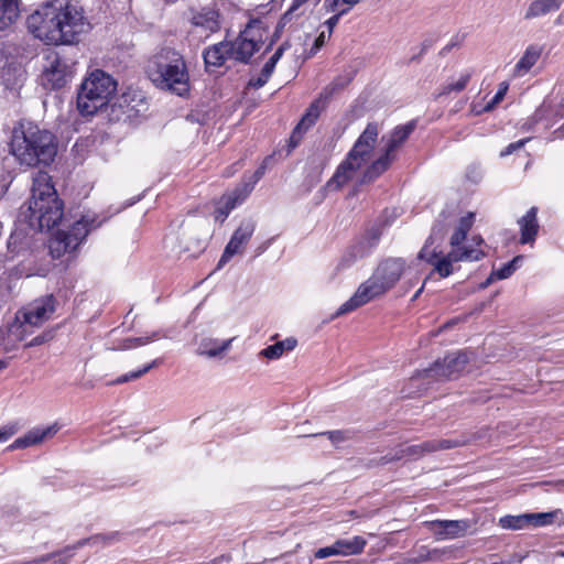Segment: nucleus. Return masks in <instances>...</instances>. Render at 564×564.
Masks as SVG:
<instances>
[{
	"instance_id": "5",
	"label": "nucleus",
	"mask_w": 564,
	"mask_h": 564,
	"mask_svg": "<svg viewBox=\"0 0 564 564\" xmlns=\"http://www.w3.org/2000/svg\"><path fill=\"white\" fill-rule=\"evenodd\" d=\"M380 126L377 122H369L348 152L346 159L339 164L333 177L327 182L329 189H339L349 181L358 177L365 171L361 169L370 161L377 144ZM361 183V180H359Z\"/></svg>"
},
{
	"instance_id": "62",
	"label": "nucleus",
	"mask_w": 564,
	"mask_h": 564,
	"mask_svg": "<svg viewBox=\"0 0 564 564\" xmlns=\"http://www.w3.org/2000/svg\"><path fill=\"white\" fill-rule=\"evenodd\" d=\"M264 249H265V247H260V248L258 249V253H257V254H260Z\"/></svg>"
},
{
	"instance_id": "4",
	"label": "nucleus",
	"mask_w": 564,
	"mask_h": 564,
	"mask_svg": "<svg viewBox=\"0 0 564 564\" xmlns=\"http://www.w3.org/2000/svg\"><path fill=\"white\" fill-rule=\"evenodd\" d=\"M150 80L160 89L177 96L189 91V74L185 59L173 48H162L153 55L147 66Z\"/></svg>"
},
{
	"instance_id": "22",
	"label": "nucleus",
	"mask_w": 564,
	"mask_h": 564,
	"mask_svg": "<svg viewBox=\"0 0 564 564\" xmlns=\"http://www.w3.org/2000/svg\"><path fill=\"white\" fill-rule=\"evenodd\" d=\"M375 241L371 242L369 239H361L351 246H349L343 253L339 262V269H347L356 263L358 260L366 257L370 249L373 247Z\"/></svg>"
},
{
	"instance_id": "15",
	"label": "nucleus",
	"mask_w": 564,
	"mask_h": 564,
	"mask_svg": "<svg viewBox=\"0 0 564 564\" xmlns=\"http://www.w3.org/2000/svg\"><path fill=\"white\" fill-rule=\"evenodd\" d=\"M470 360V354L467 351H457L447 355L442 361H436L429 370V376L433 378L454 379L462 373Z\"/></svg>"
},
{
	"instance_id": "35",
	"label": "nucleus",
	"mask_w": 564,
	"mask_h": 564,
	"mask_svg": "<svg viewBox=\"0 0 564 564\" xmlns=\"http://www.w3.org/2000/svg\"><path fill=\"white\" fill-rule=\"evenodd\" d=\"M469 79V73L462 74L457 80L443 85L438 93V97L449 95L453 91L459 93L464 90Z\"/></svg>"
},
{
	"instance_id": "54",
	"label": "nucleus",
	"mask_w": 564,
	"mask_h": 564,
	"mask_svg": "<svg viewBox=\"0 0 564 564\" xmlns=\"http://www.w3.org/2000/svg\"><path fill=\"white\" fill-rule=\"evenodd\" d=\"M69 556L66 555H57L51 564H67Z\"/></svg>"
},
{
	"instance_id": "57",
	"label": "nucleus",
	"mask_w": 564,
	"mask_h": 564,
	"mask_svg": "<svg viewBox=\"0 0 564 564\" xmlns=\"http://www.w3.org/2000/svg\"><path fill=\"white\" fill-rule=\"evenodd\" d=\"M307 1L308 0H293V3L288 13L295 11L297 8H300L302 4L306 3Z\"/></svg>"
},
{
	"instance_id": "1",
	"label": "nucleus",
	"mask_w": 564,
	"mask_h": 564,
	"mask_svg": "<svg viewBox=\"0 0 564 564\" xmlns=\"http://www.w3.org/2000/svg\"><path fill=\"white\" fill-rule=\"evenodd\" d=\"M25 26L35 40L48 46L77 45L93 29L85 8L77 0L40 3L26 17Z\"/></svg>"
},
{
	"instance_id": "34",
	"label": "nucleus",
	"mask_w": 564,
	"mask_h": 564,
	"mask_svg": "<svg viewBox=\"0 0 564 564\" xmlns=\"http://www.w3.org/2000/svg\"><path fill=\"white\" fill-rule=\"evenodd\" d=\"M300 436L303 437H317V436H327V438L332 442L334 446H338L340 443L346 442L350 438L349 431L336 430V431H327L322 433H302Z\"/></svg>"
},
{
	"instance_id": "50",
	"label": "nucleus",
	"mask_w": 564,
	"mask_h": 564,
	"mask_svg": "<svg viewBox=\"0 0 564 564\" xmlns=\"http://www.w3.org/2000/svg\"><path fill=\"white\" fill-rule=\"evenodd\" d=\"M270 76H271V74H265L264 70L262 69L260 76L258 78H256V79H251L249 82V85L254 87V88H260V87H262L263 85L267 84V82L270 78Z\"/></svg>"
},
{
	"instance_id": "45",
	"label": "nucleus",
	"mask_w": 564,
	"mask_h": 564,
	"mask_svg": "<svg viewBox=\"0 0 564 564\" xmlns=\"http://www.w3.org/2000/svg\"><path fill=\"white\" fill-rule=\"evenodd\" d=\"M282 54H283V46H280L275 51V53L269 58V61L264 64L262 69L264 70L265 74H272L273 73L275 64L281 58Z\"/></svg>"
},
{
	"instance_id": "52",
	"label": "nucleus",
	"mask_w": 564,
	"mask_h": 564,
	"mask_svg": "<svg viewBox=\"0 0 564 564\" xmlns=\"http://www.w3.org/2000/svg\"><path fill=\"white\" fill-rule=\"evenodd\" d=\"M326 41V34L325 32H322L315 40L314 45L311 50V54H315L324 44Z\"/></svg>"
},
{
	"instance_id": "2",
	"label": "nucleus",
	"mask_w": 564,
	"mask_h": 564,
	"mask_svg": "<svg viewBox=\"0 0 564 564\" xmlns=\"http://www.w3.org/2000/svg\"><path fill=\"white\" fill-rule=\"evenodd\" d=\"M10 152L23 165H50L57 153L55 135L37 124L22 120L12 130Z\"/></svg>"
},
{
	"instance_id": "27",
	"label": "nucleus",
	"mask_w": 564,
	"mask_h": 564,
	"mask_svg": "<svg viewBox=\"0 0 564 564\" xmlns=\"http://www.w3.org/2000/svg\"><path fill=\"white\" fill-rule=\"evenodd\" d=\"M536 207H531L528 213L519 220L521 229V243H528L534 240L538 232Z\"/></svg>"
},
{
	"instance_id": "10",
	"label": "nucleus",
	"mask_w": 564,
	"mask_h": 564,
	"mask_svg": "<svg viewBox=\"0 0 564 564\" xmlns=\"http://www.w3.org/2000/svg\"><path fill=\"white\" fill-rule=\"evenodd\" d=\"M101 225L95 215L87 214L77 220L69 231L58 230L50 240V252L53 258H59L64 253L75 250L85 239L89 230Z\"/></svg>"
},
{
	"instance_id": "19",
	"label": "nucleus",
	"mask_w": 564,
	"mask_h": 564,
	"mask_svg": "<svg viewBox=\"0 0 564 564\" xmlns=\"http://www.w3.org/2000/svg\"><path fill=\"white\" fill-rule=\"evenodd\" d=\"M72 66L66 59L55 56L43 75L45 85H50L52 89L61 88L66 85L72 77Z\"/></svg>"
},
{
	"instance_id": "25",
	"label": "nucleus",
	"mask_w": 564,
	"mask_h": 564,
	"mask_svg": "<svg viewBox=\"0 0 564 564\" xmlns=\"http://www.w3.org/2000/svg\"><path fill=\"white\" fill-rule=\"evenodd\" d=\"M542 53V48L536 45H530L524 51L514 66L513 75L516 77H522L525 75L539 61Z\"/></svg>"
},
{
	"instance_id": "13",
	"label": "nucleus",
	"mask_w": 564,
	"mask_h": 564,
	"mask_svg": "<svg viewBox=\"0 0 564 564\" xmlns=\"http://www.w3.org/2000/svg\"><path fill=\"white\" fill-rule=\"evenodd\" d=\"M465 444V441L457 440H430L425 441L421 444L411 445L405 448L400 449L393 456H384L383 463H389L395 459H401L403 457L417 458L429 453H434L437 451H445L462 446Z\"/></svg>"
},
{
	"instance_id": "7",
	"label": "nucleus",
	"mask_w": 564,
	"mask_h": 564,
	"mask_svg": "<svg viewBox=\"0 0 564 564\" xmlns=\"http://www.w3.org/2000/svg\"><path fill=\"white\" fill-rule=\"evenodd\" d=\"M117 90V82L101 69H94L83 80L77 94V108L93 116L107 106Z\"/></svg>"
},
{
	"instance_id": "42",
	"label": "nucleus",
	"mask_w": 564,
	"mask_h": 564,
	"mask_svg": "<svg viewBox=\"0 0 564 564\" xmlns=\"http://www.w3.org/2000/svg\"><path fill=\"white\" fill-rule=\"evenodd\" d=\"M508 84L506 82H502L500 85H499V89L498 91L496 93V95L494 96V98L491 99L490 102H488V105L485 107V110L486 111H489L491 110L496 105H498L505 97V95L507 94L508 91Z\"/></svg>"
},
{
	"instance_id": "47",
	"label": "nucleus",
	"mask_w": 564,
	"mask_h": 564,
	"mask_svg": "<svg viewBox=\"0 0 564 564\" xmlns=\"http://www.w3.org/2000/svg\"><path fill=\"white\" fill-rule=\"evenodd\" d=\"M348 11V9H343L338 13L334 14L329 19L325 21V25L327 26L328 35L327 37H330L334 28L338 24L339 19L343 14H345Z\"/></svg>"
},
{
	"instance_id": "24",
	"label": "nucleus",
	"mask_w": 564,
	"mask_h": 564,
	"mask_svg": "<svg viewBox=\"0 0 564 564\" xmlns=\"http://www.w3.org/2000/svg\"><path fill=\"white\" fill-rule=\"evenodd\" d=\"M24 315L18 311L13 323L9 326V338L14 343L26 340L34 333V329L39 328L31 323H26V321L24 322Z\"/></svg>"
},
{
	"instance_id": "12",
	"label": "nucleus",
	"mask_w": 564,
	"mask_h": 564,
	"mask_svg": "<svg viewBox=\"0 0 564 564\" xmlns=\"http://www.w3.org/2000/svg\"><path fill=\"white\" fill-rule=\"evenodd\" d=\"M264 172L265 165L262 164L251 175L248 182H245L241 185L237 186L231 192L224 194L217 202L215 209V219L223 223L228 217L230 212L249 196V194L253 191L254 185L264 175Z\"/></svg>"
},
{
	"instance_id": "20",
	"label": "nucleus",
	"mask_w": 564,
	"mask_h": 564,
	"mask_svg": "<svg viewBox=\"0 0 564 564\" xmlns=\"http://www.w3.org/2000/svg\"><path fill=\"white\" fill-rule=\"evenodd\" d=\"M59 431V425L54 423L44 429H32L24 436L17 438L11 445L8 446V451H14L19 448H26L33 445H37L43 441L53 437Z\"/></svg>"
},
{
	"instance_id": "49",
	"label": "nucleus",
	"mask_w": 564,
	"mask_h": 564,
	"mask_svg": "<svg viewBox=\"0 0 564 564\" xmlns=\"http://www.w3.org/2000/svg\"><path fill=\"white\" fill-rule=\"evenodd\" d=\"M527 141L528 139H522L517 142L510 143L503 151H501L500 156H507L511 154L513 151L521 149Z\"/></svg>"
},
{
	"instance_id": "3",
	"label": "nucleus",
	"mask_w": 564,
	"mask_h": 564,
	"mask_svg": "<svg viewBox=\"0 0 564 564\" xmlns=\"http://www.w3.org/2000/svg\"><path fill=\"white\" fill-rule=\"evenodd\" d=\"M405 261L401 258L383 260L372 274L362 282L352 296L337 310L335 317L347 314L384 295L401 279L405 271Z\"/></svg>"
},
{
	"instance_id": "48",
	"label": "nucleus",
	"mask_w": 564,
	"mask_h": 564,
	"mask_svg": "<svg viewBox=\"0 0 564 564\" xmlns=\"http://www.w3.org/2000/svg\"><path fill=\"white\" fill-rule=\"evenodd\" d=\"M17 432L14 425H6L0 427V443L7 442Z\"/></svg>"
},
{
	"instance_id": "38",
	"label": "nucleus",
	"mask_w": 564,
	"mask_h": 564,
	"mask_svg": "<svg viewBox=\"0 0 564 564\" xmlns=\"http://www.w3.org/2000/svg\"><path fill=\"white\" fill-rule=\"evenodd\" d=\"M156 364H158V360H153L152 362H150L149 365H145L144 367H142L139 370L131 371L129 373H126V375L117 378L112 383L121 384V383H124L128 381L137 380L140 377H142L143 375H145L147 372H149L153 367L156 366Z\"/></svg>"
},
{
	"instance_id": "31",
	"label": "nucleus",
	"mask_w": 564,
	"mask_h": 564,
	"mask_svg": "<svg viewBox=\"0 0 564 564\" xmlns=\"http://www.w3.org/2000/svg\"><path fill=\"white\" fill-rule=\"evenodd\" d=\"M297 345V340L293 337L278 341L260 351V356L268 359H279L284 351L293 350Z\"/></svg>"
},
{
	"instance_id": "44",
	"label": "nucleus",
	"mask_w": 564,
	"mask_h": 564,
	"mask_svg": "<svg viewBox=\"0 0 564 564\" xmlns=\"http://www.w3.org/2000/svg\"><path fill=\"white\" fill-rule=\"evenodd\" d=\"M466 236L464 232H462L460 230H458L457 228L455 229L454 234L452 235L451 237V246H452V249H462L464 250V248L466 247L465 246H462V243L464 242V240L466 239ZM471 243V239L469 240V242L467 243L470 245Z\"/></svg>"
},
{
	"instance_id": "36",
	"label": "nucleus",
	"mask_w": 564,
	"mask_h": 564,
	"mask_svg": "<svg viewBox=\"0 0 564 564\" xmlns=\"http://www.w3.org/2000/svg\"><path fill=\"white\" fill-rule=\"evenodd\" d=\"M499 524L508 530H523L527 529L525 513L518 516H505L500 518Z\"/></svg>"
},
{
	"instance_id": "37",
	"label": "nucleus",
	"mask_w": 564,
	"mask_h": 564,
	"mask_svg": "<svg viewBox=\"0 0 564 564\" xmlns=\"http://www.w3.org/2000/svg\"><path fill=\"white\" fill-rule=\"evenodd\" d=\"M351 80V75L348 74L346 77H337L328 86L324 88V90L321 93V98H324L325 100L329 99L333 94L336 91L344 89L348 83Z\"/></svg>"
},
{
	"instance_id": "41",
	"label": "nucleus",
	"mask_w": 564,
	"mask_h": 564,
	"mask_svg": "<svg viewBox=\"0 0 564 564\" xmlns=\"http://www.w3.org/2000/svg\"><path fill=\"white\" fill-rule=\"evenodd\" d=\"M521 260V257H516L510 262L506 263L502 268L497 271H494L497 280H503L509 278L516 270L517 263Z\"/></svg>"
},
{
	"instance_id": "18",
	"label": "nucleus",
	"mask_w": 564,
	"mask_h": 564,
	"mask_svg": "<svg viewBox=\"0 0 564 564\" xmlns=\"http://www.w3.org/2000/svg\"><path fill=\"white\" fill-rule=\"evenodd\" d=\"M437 540H451L464 536L469 528L466 520H434L424 523Z\"/></svg>"
},
{
	"instance_id": "56",
	"label": "nucleus",
	"mask_w": 564,
	"mask_h": 564,
	"mask_svg": "<svg viewBox=\"0 0 564 564\" xmlns=\"http://www.w3.org/2000/svg\"><path fill=\"white\" fill-rule=\"evenodd\" d=\"M69 556L66 555H57L51 564H67Z\"/></svg>"
},
{
	"instance_id": "9",
	"label": "nucleus",
	"mask_w": 564,
	"mask_h": 564,
	"mask_svg": "<svg viewBox=\"0 0 564 564\" xmlns=\"http://www.w3.org/2000/svg\"><path fill=\"white\" fill-rule=\"evenodd\" d=\"M415 129V122L411 121L395 127L387 139L383 153L365 169L361 184L370 183L386 172L395 159V152L402 147Z\"/></svg>"
},
{
	"instance_id": "40",
	"label": "nucleus",
	"mask_w": 564,
	"mask_h": 564,
	"mask_svg": "<svg viewBox=\"0 0 564 564\" xmlns=\"http://www.w3.org/2000/svg\"><path fill=\"white\" fill-rule=\"evenodd\" d=\"M155 337L156 333H152L151 336L127 338L122 340L120 348L123 350H128L139 346H144L154 340Z\"/></svg>"
},
{
	"instance_id": "26",
	"label": "nucleus",
	"mask_w": 564,
	"mask_h": 564,
	"mask_svg": "<svg viewBox=\"0 0 564 564\" xmlns=\"http://www.w3.org/2000/svg\"><path fill=\"white\" fill-rule=\"evenodd\" d=\"M325 101L326 100L324 98L319 97L317 100L311 104L310 108L306 110L305 115L302 117L301 121L295 127L293 131V137L307 131L316 122L322 112Z\"/></svg>"
},
{
	"instance_id": "60",
	"label": "nucleus",
	"mask_w": 564,
	"mask_h": 564,
	"mask_svg": "<svg viewBox=\"0 0 564 564\" xmlns=\"http://www.w3.org/2000/svg\"><path fill=\"white\" fill-rule=\"evenodd\" d=\"M8 366V362L6 360H0V371L6 369Z\"/></svg>"
},
{
	"instance_id": "53",
	"label": "nucleus",
	"mask_w": 564,
	"mask_h": 564,
	"mask_svg": "<svg viewBox=\"0 0 564 564\" xmlns=\"http://www.w3.org/2000/svg\"><path fill=\"white\" fill-rule=\"evenodd\" d=\"M341 3H343V0H332V1H329V3H327V2H326V3H325V6H326V10H327L328 12H334V11H336V10H337V8L339 7V4H341Z\"/></svg>"
},
{
	"instance_id": "46",
	"label": "nucleus",
	"mask_w": 564,
	"mask_h": 564,
	"mask_svg": "<svg viewBox=\"0 0 564 564\" xmlns=\"http://www.w3.org/2000/svg\"><path fill=\"white\" fill-rule=\"evenodd\" d=\"M475 215L473 213H468L466 216L459 219L457 225V229L467 235L474 224Z\"/></svg>"
},
{
	"instance_id": "51",
	"label": "nucleus",
	"mask_w": 564,
	"mask_h": 564,
	"mask_svg": "<svg viewBox=\"0 0 564 564\" xmlns=\"http://www.w3.org/2000/svg\"><path fill=\"white\" fill-rule=\"evenodd\" d=\"M133 100V98L131 97L130 94H123L120 98H119V107L121 108H127V110H124L123 112L124 113H129V111L133 110L134 109V106H131L130 102Z\"/></svg>"
},
{
	"instance_id": "61",
	"label": "nucleus",
	"mask_w": 564,
	"mask_h": 564,
	"mask_svg": "<svg viewBox=\"0 0 564 564\" xmlns=\"http://www.w3.org/2000/svg\"><path fill=\"white\" fill-rule=\"evenodd\" d=\"M422 290H423V288H421V289H419V290L416 291V293H415V294H414V296H413V300H415V299H417V297H419V295L421 294Z\"/></svg>"
},
{
	"instance_id": "59",
	"label": "nucleus",
	"mask_w": 564,
	"mask_h": 564,
	"mask_svg": "<svg viewBox=\"0 0 564 564\" xmlns=\"http://www.w3.org/2000/svg\"><path fill=\"white\" fill-rule=\"evenodd\" d=\"M360 0H343V3H346L348 6H355L359 2Z\"/></svg>"
},
{
	"instance_id": "16",
	"label": "nucleus",
	"mask_w": 564,
	"mask_h": 564,
	"mask_svg": "<svg viewBox=\"0 0 564 564\" xmlns=\"http://www.w3.org/2000/svg\"><path fill=\"white\" fill-rule=\"evenodd\" d=\"M24 315V322L37 327L47 322L55 312V299L53 295L40 297L19 310Z\"/></svg>"
},
{
	"instance_id": "32",
	"label": "nucleus",
	"mask_w": 564,
	"mask_h": 564,
	"mask_svg": "<svg viewBox=\"0 0 564 564\" xmlns=\"http://www.w3.org/2000/svg\"><path fill=\"white\" fill-rule=\"evenodd\" d=\"M563 111L560 107H555L551 101L545 100L539 109H536L534 113L535 122L547 120L549 122L556 121L558 118L563 117Z\"/></svg>"
},
{
	"instance_id": "17",
	"label": "nucleus",
	"mask_w": 564,
	"mask_h": 564,
	"mask_svg": "<svg viewBox=\"0 0 564 564\" xmlns=\"http://www.w3.org/2000/svg\"><path fill=\"white\" fill-rule=\"evenodd\" d=\"M366 546V540L361 536L350 539H339L329 546L318 549L314 556L316 558H326L329 556H347L359 554Z\"/></svg>"
},
{
	"instance_id": "58",
	"label": "nucleus",
	"mask_w": 564,
	"mask_h": 564,
	"mask_svg": "<svg viewBox=\"0 0 564 564\" xmlns=\"http://www.w3.org/2000/svg\"><path fill=\"white\" fill-rule=\"evenodd\" d=\"M496 279V275L494 272L489 275V278L481 284V288H487L490 283H492Z\"/></svg>"
},
{
	"instance_id": "39",
	"label": "nucleus",
	"mask_w": 564,
	"mask_h": 564,
	"mask_svg": "<svg viewBox=\"0 0 564 564\" xmlns=\"http://www.w3.org/2000/svg\"><path fill=\"white\" fill-rule=\"evenodd\" d=\"M117 540H118V533H116V532L110 533V534H98V535L91 536L89 539L79 541L77 543V546H83L85 544H102V545H106V544H110V543H112V542H115Z\"/></svg>"
},
{
	"instance_id": "11",
	"label": "nucleus",
	"mask_w": 564,
	"mask_h": 564,
	"mask_svg": "<svg viewBox=\"0 0 564 564\" xmlns=\"http://www.w3.org/2000/svg\"><path fill=\"white\" fill-rule=\"evenodd\" d=\"M267 30L260 20L251 21L235 42H230L231 58L247 63L254 52L259 51L264 39Z\"/></svg>"
},
{
	"instance_id": "6",
	"label": "nucleus",
	"mask_w": 564,
	"mask_h": 564,
	"mask_svg": "<svg viewBox=\"0 0 564 564\" xmlns=\"http://www.w3.org/2000/svg\"><path fill=\"white\" fill-rule=\"evenodd\" d=\"M29 209L31 223L36 221L40 230L52 229L63 218V203L46 172H37L33 178Z\"/></svg>"
},
{
	"instance_id": "30",
	"label": "nucleus",
	"mask_w": 564,
	"mask_h": 564,
	"mask_svg": "<svg viewBox=\"0 0 564 564\" xmlns=\"http://www.w3.org/2000/svg\"><path fill=\"white\" fill-rule=\"evenodd\" d=\"M20 0H0V31L10 26L19 17Z\"/></svg>"
},
{
	"instance_id": "29",
	"label": "nucleus",
	"mask_w": 564,
	"mask_h": 564,
	"mask_svg": "<svg viewBox=\"0 0 564 564\" xmlns=\"http://www.w3.org/2000/svg\"><path fill=\"white\" fill-rule=\"evenodd\" d=\"M232 340L234 338L223 341L212 338L204 339L199 344L197 352L210 358L221 356L226 350L230 348Z\"/></svg>"
},
{
	"instance_id": "63",
	"label": "nucleus",
	"mask_w": 564,
	"mask_h": 564,
	"mask_svg": "<svg viewBox=\"0 0 564 564\" xmlns=\"http://www.w3.org/2000/svg\"><path fill=\"white\" fill-rule=\"evenodd\" d=\"M557 555L564 557V551L557 552Z\"/></svg>"
},
{
	"instance_id": "23",
	"label": "nucleus",
	"mask_w": 564,
	"mask_h": 564,
	"mask_svg": "<svg viewBox=\"0 0 564 564\" xmlns=\"http://www.w3.org/2000/svg\"><path fill=\"white\" fill-rule=\"evenodd\" d=\"M203 56L207 67L221 66L228 58H231L230 42H220L208 47Z\"/></svg>"
},
{
	"instance_id": "33",
	"label": "nucleus",
	"mask_w": 564,
	"mask_h": 564,
	"mask_svg": "<svg viewBox=\"0 0 564 564\" xmlns=\"http://www.w3.org/2000/svg\"><path fill=\"white\" fill-rule=\"evenodd\" d=\"M555 518L556 512L525 513L528 528H540L550 525L554 522Z\"/></svg>"
},
{
	"instance_id": "14",
	"label": "nucleus",
	"mask_w": 564,
	"mask_h": 564,
	"mask_svg": "<svg viewBox=\"0 0 564 564\" xmlns=\"http://www.w3.org/2000/svg\"><path fill=\"white\" fill-rule=\"evenodd\" d=\"M256 230V223L252 219H245L240 223L239 227L234 231L229 242L225 247L224 253L218 262V268H221L234 256L242 254L246 246L250 241Z\"/></svg>"
},
{
	"instance_id": "55",
	"label": "nucleus",
	"mask_w": 564,
	"mask_h": 564,
	"mask_svg": "<svg viewBox=\"0 0 564 564\" xmlns=\"http://www.w3.org/2000/svg\"><path fill=\"white\" fill-rule=\"evenodd\" d=\"M69 556L66 555H57L51 564H67Z\"/></svg>"
},
{
	"instance_id": "8",
	"label": "nucleus",
	"mask_w": 564,
	"mask_h": 564,
	"mask_svg": "<svg viewBox=\"0 0 564 564\" xmlns=\"http://www.w3.org/2000/svg\"><path fill=\"white\" fill-rule=\"evenodd\" d=\"M482 245L484 239L480 236H475L471 238V243L466 246L464 250L452 249L447 254H441L434 249L430 250L429 243H425L419 253V258L431 263L441 278H447L454 271L453 263L480 260L485 256L481 249Z\"/></svg>"
},
{
	"instance_id": "43",
	"label": "nucleus",
	"mask_w": 564,
	"mask_h": 564,
	"mask_svg": "<svg viewBox=\"0 0 564 564\" xmlns=\"http://www.w3.org/2000/svg\"><path fill=\"white\" fill-rule=\"evenodd\" d=\"M53 336H54V334L52 330L43 332L40 335L33 337L30 341H28L25 344V347H34V346L43 345V344L50 341L51 339H53Z\"/></svg>"
},
{
	"instance_id": "28",
	"label": "nucleus",
	"mask_w": 564,
	"mask_h": 564,
	"mask_svg": "<svg viewBox=\"0 0 564 564\" xmlns=\"http://www.w3.org/2000/svg\"><path fill=\"white\" fill-rule=\"evenodd\" d=\"M563 0H533L529 6L524 18L533 19L557 11Z\"/></svg>"
},
{
	"instance_id": "21",
	"label": "nucleus",
	"mask_w": 564,
	"mask_h": 564,
	"mask_svg": "<svg viewBox=\"0 0 564 564\" xmlns=\"http://www.w3.org/2000/svg\"><path fill=\"white\" fill-rule=\"evenodd\" d=\"M192 23L193 34L207 37L219 29L218 13L214 10L200 12L193 17Z\"/></svg>"
}]
</instances>
